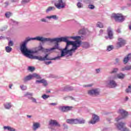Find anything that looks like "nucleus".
<instances>
[{"label":"nucleus","instance_id":"obj_1","mask_svg":"<svg viewBox=\"0 0 131 131\" xmlns=\"http://www.w3.org/2000/svg\"><path fill=\"white\" fill-rule=\"evenodd\" d=\"M80 38H81V37L79 36L71 37L55 38L53 39L47 38V39H49L47 40V41H54L55 46V47L51 48L50 49H46V51L47 52H51V51H53V50L59 49V44H58V43L64 41L67 43L65 48L61 50L60 56L54 58V59H55L54 60L60 59V57H64V56H66V55H68V54L69 56H72L73 53H75V51L77 50V48H79V47L81 46V41L78 40L80 39Z\"/></svg>","mask_w":131,"mask_h":131},{"label":"nucleus","instance_id":"obj_2","mask_svg":"<svg viewBox=\"0 0 131 131\" xmlns=\"http://www.w3.org/2000/svg\"><path fill=\"white\" fill-rule=\"evenodd\" d=\"M30 40H38V41L43 42V41H48L49 39L40 36H37L34 38H27L26 41L20 46V51L23 55L28 57L30 59H34L38 60L39 61L56 60V58L49 57V54H46L43 57L41 56H34L32 54H33V51L29 50L26 47V42H28V41H30Z\"/></svg>","mask_w":131,"mask_h":131},{"label":"nucleus","instance_id":"obj_3","mask_svg":"<svg viewBox=\"0 0 131 131\" xmlns=\"http://www.w3.org/2000/svg\"><path fill=\"white\" fill-rule=\"evenodd\" d=\"M54 5L58 10L65 8V3L63 2V0L55 1L54 2Z\"/></svg>","mask_w":131,"mask_h":131},{"label":"nucleus","instance_id":"obj_4","mask_svg":"<svg viewBox=\"0 0 131 131\" xmlns=\"http://www.w3.org/2000/svg\"><path fill=\"white\" fill-rule=\"evenodd\" d=\"M32 77H35L37 79H40L41 78L39 75H37V74L34 73L32 75L27 76L24 78L23 80L25 82H26L29 80H31V79H32Z\"/></svg>","mask_w":131,"mask_h":131},{"label":"nucleus","instance_id":"obj_5","mask_svg":"<svg viewBox=\"0 0 131 131\" xmlns=\"http://www.w3.org/2000/svg\"><path fill=\"white\" fill-rule=\"evenodd\" d=\"M126 44V41L122 38H119L118 39V42L117 43L116 48L117 49H119Z\"/></svg>","mask_w":131,"mask_h":131},{"label":"nucleus","instance_id":"obj_6","mask_svg":"<svg viewBox=\"0 0 131 131\" xmlns=\"http://www.w3.org/2000/svg\"><path fill=\"white\" fill-rule=\"evenodd\" d=\"M99 121H100V118L98 115L94 114L92 116V120L89 122V123L91 124H95V123L99 122Z\"/></svg>","mask_w":131,"mask_h":131},{"label":"nucleus","instance_id":"obj_7","mask_svg":"<svg viewBox=\"0 0 131 131\" xmlns=\"http://www.w3.org/2000/svg\"><path fill=\"white\" fill-rule=\"evenodd\" d=\"M124 125H125V124L124 123L121 122L117 125V127L118 128L119 130L129 131L127 128L124 127Z\"/></svg>","mask_w":131,"mask_h":131},{"label":"nucleus","instance_id":"obj_8","mask_svg":"<svg viewBox=\"0 0 131 131\" xmlns=\"http://www.w3.org/2000/svg\"><path fill=\"white\" fill-rule=\"evenodd\" d=\"M59 110H61V112H68V111H71L73 109V106H59Z\"/></svg>","mask_w":131,"mask_h":131},{"label":"nucleus","instance_id":"obj_9","mask_svg":"<svg viewBox=\"0 0 131 131\" xmlns=\"http://www.w3.org/2000/svg\"><path fill=\"white\" fill-rule=\"evenodd\" d=\"M99 94H100V92L97 89L88 91V95L90 96H98Z\"/></svg>","mask_w":131,"mask_h":131},{"label":"nucleus","instance_id":"obj_10","mask_svg":"<svg viewBox=\"0 0 131 131\" xmlns=\"http://www.w3.org/2000/svg\"><path fill=\"white\" fill-rule=\"evenodd\" d=\"M47 50H48V49H45L41 46H39L35 48V50L33 51V54H35V53H38V52H39V51H42V52H46L47 53H49V52L47 51ZM49 50H51V49H49Z\"/></svg>","mask_w":131,"mask_h":131},{"label":"nucleus","instance_id":"obj_11","mask_svg":"<svg viewBox=\"0 0 131 131\" xmlns=\"http://www.w3.org/2000/svg\"><path fill=\"white\" fill-rule=\"evenodd\" d=\"M49 124L50 125H55V126H58V127L61 126L60 124H59V123H58L56 120H51L49 121Z\"/></svg>","mask_w":131,"mask_h":131},{"label":"nucleus","instance_id":"obj_12","mask_svg":"<svg viewBox=\"0 0 131 131\" xmlns=\"http://www.w3.org/2000/svg\"><path fill=\"white\" fill-rule=\"evenodd\" d=\"M108 88H110L111 89H113L114 88H115L117 84H116V82L114 80H111L108 84Z\"/></svg>","mask_w":131,"mask_h":131},{"label":"nucleus","instance_id":"obj_13","mask_svg":"<svg viewBox=\"0 0 131 131\" xmlns=\"http://www.w3.org/2000/svg\"><path fill=\"white\" fill-rule=\"evenodd\" d=\"M56 10V7L54 6H49L47 8V9L46 10V13L47 14L53 12Z\"/></svg>","mask_w":131,"mask_h":131},{"label":"nucleus","instance_id":"obj_14","mask_svg":"<svg viewBox=\"0 0 131 131\" xmlns=\"http://www.w3.org/2000/svg\"><path fill=\"white\" fill-rule=\"evenodd\" d=\"M118 113L121 114L122 116V118H124L126 116H127V112L123 110H119Z\"/></svg>","mask_w":131,"mask_h":131},{"label":"nucleus","instance_id":"obj_15","mask_svg":"<svg viewBox=\"0 0 131 131\" xmlns=\"http://www.w3.org/2000/svg\"><path fill=\"white\" fill-rule=\"evenodd\" d=\"M51 19H53L54 20H57L58 19V17H47L46 19L42 18L41 19L42 22H48V20H51Z\"/></svg>","mask_w":131,"mask_h":131},{"label":"nucleus","instance_id":"obj_16","mask_svg":"<svg viewBox=\"0 0 131 131\" xmlns=\"http://www.w3.org/2000/svg\"><path fill=\"white\" fill-rule=\"evenodd\" d=\"M67 123H69L70 124H76V119H70L67 120Z\"/></svg>","mask_w":131,"mask_h":131},{"label":"nucleus","instance_id":"obj_17","mask_svg":"<svg viewBox=\"0 0 131 131\" xmlns=\"http://www.w3.org/2000/svg\"><path fill=\"white\" fill-rule=\"evenodd\" d=\"M107 34L109 38L110 39H112V38H113V33L112 32V31L111 30V29H110V28H108L107 29Z\"/></svg>","mask_w":131,"mask_h":131},{"label":"nucleus","instance_id":"obj_18","mask_svg":"<svg viewBox=\"0 0 131 131\" xmlns=\"http://www.w3.org/2000/svg\"><path fill=\"white\" fill-rule=\"evenodd\" d=\"M114 18L116 22H123L124 21V17H114Z\"/></svg>","mask_w":131,"mask_h":131},{"label":"nucleus","instance_id":"obj_19","mask_svg":"<svg viewBox=\"0 0 131 131\" xmlns=\"http://www.w3.org/2000/svg\"><path fill=\"white\" fill-rule=\"evenodd\" d=\"M130 59H131V54H128L127 57H125L124 58V60H123L124 64H126V63L128 62V60H130Z\"/></svg>","mask_w":131,"mask_h":131},{"label":"nucleus","instance_id":"obj_20","mask_svg":"<svg viewBox=\"0 0 131 131\" xmlns=\"http://www.w3.org/2000/svg\"><path fill=\"white\" fill-rule=\"evenodd\" d=\"M40 124L38 123H34L33 125V130H36L39 127Z\"/></svg>","mask_w":131,"mask_h":131},{"label":"nucleus","instance_id":"obj_21","mask_svg":"<svg viewBox=\"0 0 131 131\" xmlns=\"http://www.w3.org/2000/svg\"><path fill=\"white\" fill-rule=\"evenodd\" d=\"M76 119L77 122L76 123V124H83L85 123V120L84 119H82V120H78L77 119Z\"/></svg>","mask_w":131,"mask_h":131},{"label":"nucleus","instance_id":"obj_22","mask_svg":"<svg viewBox=\"0 0 131 131\" xmlns=\"http://www.w3.org/2000/svg\"><path fill=\"white\" fill-rule=\"evenodd\" d=\"M125 76V75H124V74H123L121 73L117 74V78H119V79H123V78H124Z\"/></svg>","mask_w":131,"mask_h":131},{"label":"nucleus","instance_id":"obj_23","mask_svg":"<svg viewBox=\"0 0 131 131\" xmlns=\"http://www.w3.org/2000/svg\"><path fill=\"white\" fill-rule=\"evenodd\" d=\"M82 47L84 49H88V48H90V44L86 42H84L82 43Z\"/></svg>","mask_w":131,"mask_h":131},{"label":"nucleus","instance_id":"obj_24","mask_svg":"<svg viewBox=\"0 0 131 131\" xmlns=\"http://www.w3.org/2000/svg\"><path fill=\"white\" fill-rule=\"evenodd\" d=\"M111 17H124L121 13H113Z\"/></svg>","mask_w":131,"mask_h":131},{"label":"nucleus","instance_id":"obj_25","mask_svg":"<svg viewBox=\"0 0 131 131\" xmlns=\"http://www.w3.org/2000/svg\"><path fill=\"white\" fill-rule=\"evenodd\" d=\"M4 128L5 129H8V130H9V131H15L16 130L14 128H12L10 126H4Z\"/></svg>","mask_w":131,"mask_h":131},{"label":"nucleus","instance_id":"obj_26","mask_svg":"<svg viewBox=\"0 0 131 131\" xmlns=\"http://www.w3.org/2000/svg\"><path fill=\"white\" fill-rule=\"evenodd\" d=\"M4 106L6 109H10L12 107V105H11V103H6L4 104Z\"/></svg>","mask_w":131,"mask_h":131},{"label":"nucleus","instance_id":"obj_27","mask_svg":"<svg viewBox=\"0 0 131 131\" xmlns=\"http://www.w3.org/2000/svg\"><path fill=\"white\" fill-rule=\"evenodd\" d=\"M83 3L84 4H93L94 2H95V0H83Z\"/></svg>","mask_w":131,"mask_h":131},{"label":"nucleus","instance_id":"obj_28","mask_svg":"<svg viewBox=\"0 0 131 131\" xmlns=\"http://www.w3.org/2000/svg\"><path fill=\"white\" fill-rule=\"evenodd\" d=\"M5 50L7 52V53H11V52H12V48L10 47V46H7L6 48H5Z\"/></svg>","mask_w":131,"mask_h":131},{"label":"nucleus","instance_id":"obj_29","mask_svg":"<svg viewBox=\"0 0 131 131\" xmlns=\"http://www.w3.org/2000/svg\"><path fill=\"white\" fill-rule=\"evenodd\" d=\"M77 6L78 8V9H81V8L83 7V5L81 2H79L77 4Z\"/></svg>","mask_w":131,"mask_h":131},{"label":"nucleus","instance_id":"obj_30","mask_svg":"<svg viewBox=\"0 0 131 131\" xmlns=\"http://www.w3.org/2000/svg\"><path fill=\"white\" fill-rule=\"evenodd\" d=\"M40 83H43V84L45 86L48 85V82H47V80H46L43 79L40 80Z\"/></svg>","mask_w":131,"mask_h":131},{"label":"nucleus","instance_id":"obj_31","mask_svg":"<svg viewBox=\"0 0 131 131\" xmlns=\"http://www.w3.org/2000/svg\"><path fill=\"white\" fill-rule=\"evenodd\" d=\"M6 17H12L13 13L12 12H7L5 13Z\"/></svg>","mask_w":131,"mask_h":131},{"label":"nucleus","instance_id":"obj_32","mask_svg":"<svg viewBox=\"0 0 131 131\" xmlns=\"http://www.w3.org/2000/svg\"><path fill=\"white\" fill-rule=\"evenodd\" d=\"M88 8L90 10H94L96 7L93 4H90L88 5Z\"/></svg>","mask_w":131,"mask_h":131},{"label":"nucleus","instance_id":"obj_33","mask_svg":"<svg viewBox=\"0 0 131 131\" xmlns=\"http://www.w3.org/2000/svg\"><path fill=\"white\" fill-rule=\"evenodd\" d=\"M131 66L125 67L124 68L122 69V71H124L125 70H130Z\"/></svg>","mask_w":131,"mask_h":131},{"label":"nucleus","instance_id":"obj_34","mask_svg":"<svg viewBox=\"0 0 131 131\" xmlns=\"http://www.w3.org/2000/svg\"><path fill=\"white\" fill-rule=\"evenodd\" d=\"M97 27H99V28H103L104 27L103 24L101 23H98L97 24Z\"/></svg>","mask_w":131,"mask_h":131},{"label":"nucleus","instance_id":"obj_35","mask_svg":"<svg viewBox=\"0 0 131 131\" xmlns=\"http://www.w3.org/2000/svg\"><path fill=\"white\" fill-rule=\"evenodd\" d=\"M28 70H29V71H31V72H33V71H34V70H35V68L33 67H29Z\"/></svg>","mask_w":131,"mask_h":131},{"label":"nucleus","instance_id":"obj_36","mask_svg":"<svg viewBox=\"0 0 131 131\" xmlns=\"http://www.w3.org/2000/svg\"><path fill=\"white\" fill-rule=\"evenodd\" d=\"M113 50V46H109L107 47V51L108 52H110V51H112Z\"/></svg>","mask_w":131,"mask_h":131},{"label":"nucleus","instance_id":"obj_37","mask_svg":"<svg viewBox=\"0 0 131 131\" xmlns=\"http://www.w3.org/2000/svg\"><path fill=\"white\" fill-rule=\"evenodd\" d=\"M128 89H126L125 92L126 93H130L131 92V85L128 86Z\"/></svg>","mask_w":131,"mask_h":131},{"label":"nucleus","instance_id":"obj_38","mask_svg":"<svg viewBox=\"0 0 131 131\" xmlns=\"http://www.w3.org/2000/svg\"><path fill=\"white\" fill-rule=\"evenodd\" d=\"M8 46L9 47H13L14 46V42H13V41H9V42H8Z\"/></svg>","mask_w":131,"mask_h":131},{"label":"nucleus","instance_id":"obj_39","mask_svg":"<svg viewBox=\"0 0 131 131\" xmlns=\"http://www.w3.org/2000/svg\"><path fill=\"white\" fill-rule=\"evenodd\" d=\"M42 98L44 99H48V98H50V95H47L46 94H44L42 96Z\"/></svg>","mask_w":131,"mask_h":131},{"label":"nucleus","instance_id":"obj_40","mask_svg":"<svg viewBox=\"0 0 131 131\" xmlns=\"http://www.w3.org/2000/svg\"><path fill=\"white\" fill-rule=\"evenodd\" d=\"M29 99L30 100H32V102H33L34 103H37L36 102V99L33 97H30L29 98Z\"/></svg>","mask_w":131,"mask_h":131},{"label":"nucleus","instance_id":"obj_41","mask_svg":"<svg viewBox=\"0 0 131 131\" xmlns=\"http://www.w3.org/2000/svg\"><path fill=\"white\" fill-rule=\"evenodd\" d=\"M30 0H23L21 1V4H26L27 3H29V2L30 1Z\"/></svg>","mask_w":131,"mask_h":131},{"label":"nucleus","instance_id":"obj_42","mask_svg":"<svg viewBox=\"0 0 131 131\" xmlns=\"http://www.w3.org/2000/svg\"><path fill=\"white\" fill-rule=\"evenodd\" d=\"M117 71H118V69H114L112 72H111V73H116V72H117Z\"/></svg>","mask_w":131,"mask_h":131},{"label":"nucleus","instance_id":"obj_43","mask_svg":"<svg viewBox=\"0 0 131 131\" xmlns=\"http://www.w3.org/2000/svg\"><path fill=\"white\" fill-rule=\"evenodd\" d=\"M20 88L21 89V90H23L24 91H25V90H26V86H24V85H21Z\"/></svg>","mask_w":131,"mask_h":131},{"label":"nucleus","instance_id":"obj_44","mask_svg":"<svg viewBox=\"0 0 131 131\" xmlns=\"http://www.w3.org/2000/svg\"><path fill=\"white\" fill-rule=\"evenodd\" d=\"M116 32L118 33H121V29L120 28H118V29H117Z\"/></svg>","mask_w":131,"mask_h":131},{"label":"nucleus","instance_id":"obj_45","mask_svg":"<svg viewBox=\"0 0 131 131\" xmlns=\"http://www.w3.org/2000/svg\"><path fill=\"white\" fill-rule=\"evenodd\" d=\"M51 63H52V61H48V62H46V64L49 65V64H51Z\"/></svg>","mask_w":131,"mask_h":131},{"label":"nucleus","instance_id":"obj_46","mask_svg":"<svg viewBox=\"0 0 131 131\" xmlns=\"http://www.w3.org/2000/svg\"><path fill=\"white\" fill-rule=\"evenodd\" d=\"M69 91H73V88L72 87H70L69 88Z\"/></svg>","mask_w":131,"mask_h":131},{"label":"nucleus","instance_id":"obj_47","mask_svg":"<svg viewBox=\"0 0 131 131\" xmlns=\"http://www.w3.org/2000/svg\"><path fill=\"white\" fill-rule=\"evenodd\" d=\"M28 95H30V96H32V93H27L26 94V96H27Z\"/></svg>","mask_w":131,"mask_h":131},{"label":"nucleus","instance_id":"obj_48","mask_svg":"<svg viewBox=\"0 0 131 131\" xmlns=\"http://www.w3.org/2000/svg\"><path fill=\"white\" fill-rule=\"evenodd\" d=\"M100 72V69H96V72L97 73H99Z\"/></svg>","mask_w":131,"mask_h":131},{"label":"nucleus","instance_id":"obj_49","mask_svg":"<svg viewBox=\"0 0 131 131\" xmlns=\"http://www.w3.org/2000/svg\"><path fill=\"white\" fill-rule=\"evenodd\" d=\"M50 105H53V106H55V105H57V103H51Z\"/></svg>","mask_w":131,"mask_h":131},{"label":"nucleus","instance_id":"obj_50","mask_svg":"<svg viewBox=\"0 0 131 131\" xmlns=\"http://www.w3.org/2000/svg\"><path fill=\"white\" fill-rule=\"evenodd\" d=\"M36 83H40V80H36Z\"/></svg>","mask_w":131,"mask_h":131},{"label":"nucleus","instance_id":"obj_51","mask_svg":"<svg viewBox=\"0 0 131 131\" xmlns=\"http://www.w3.org/2000/svg\"><path fill=\"white\" fill-rule=\"evenodd\" d=\"M79 33H81V34H84V32H81V30L79 31Z\"/></svg>","mask_w":131,"mask_h":131},{"label":"nucleus","instance_id":"obj_52","mask_svg":"<svg viewBox=\"0 0 131 131\" xmlns=\"http://www.w3.org/2000/svg\"><path fill=\"white\" fill-rule=\"evenodd\" d=\"M127 6L128 7H130V6H131V3H127Z\"/></svg>","mask_w":131,"mask_h":131},{"label":"nucleus","instance_id":"obj_53","mask_svg":"<svg viewBox=\"0 0 131 131\" xmlns=\"http://www.w3.org/2000/svg\"><path fill=\"white\" fill-rule=\"evenodd\" d=\"M11 2L12 3H16V2H17V0H11Z\"/></svg>","mask_w":131,"mask_h":131},{"label":"nucleus","instance_id":"obj_54","mask_svg":"<svg viewBox=\"0 0 131 131\" xmlns=\"http://www.w3.org/2000/svg\"><path fill=\"white\" fill-rule=\"evenodd\" d=\"M120 119H121V118H117L116 120V121H119Z\"/></svg>","mask_w":131,"mask_h":131},{"label":"nucleus","instance_id":"obj_55","mask_svg":"<svg viewBox=\"0 0 131 131\" xmlns=\"http://www.w3.org/2000/svg\"><path fill=\"white\" fill-rule=\"evenodd\" d=\"M47 17H57L56 15L47 16Z\"/></svg>","mask_w":131,"mask_h":131},{"label":"nucleus","instance_id":"obj_56","mask_svg":"<svg viewBox=\"0 0 131 131\" xmlns=\"http://www.w3.org/2000/svg\"><path fill=\"white\" fill-rule=\"evenodd\" d=\"M12 86H13V84L9 85V89H12Z\"/></svg>","mask_w":131,"mask_h":131},{"label":"nucleus","instance_id":"obj_57","mask_svg":"<svg viewBox=\"0 0 131 131\" xmlns=\"http://www.w3.org/2000/svg\"><path fill=\"white\" fill-rule=\"evenodd\" d=\"M125 100L126 101H127V100H128V97L127 96L126 97Z\"/></svg>","mask_w":131,"mask_h":131},{"label":"nucleus","instance_id":"obj_58","mask_svg":"<svg viewBox=\"0 0 131 131\" xmlns=\"http://www.w3.org/2000/svg\"><path fill=\"white\" fill-rule=\"evenodd\" d=\"M27 117H28L29 118H31V116L27 115Z\"/></svg>","mask_w":131,"mask_h":131},{"label":"nucleus","instance_id":"obj_59","mask_svg":"<svg viewBox=\"0 0 131 131\" xmlns=\"http://www.w3.org/2000/svg\"><path fill=\"white\" fill-rule=\"evenodd\" d=\"M100 33L103 32V30H100Z\"/></svg>","mask_w":131,"mask_h":131},{"label":"nucleus","instance_id":"obj_60","mask_svg":"<svg viewBox=\"0 0 131 131\" xmlns=\"http://www.w3.org/2000/svg\"><path fill=\"white\" fill-rule=\"evenodd\" d=\"M71 99H72V100H74V98L71 97Z\"/></svg>","mask_w":131,"mask_h":131},{"label":"nucleus","instance_id":"obj_61","mask_svg":"<svg viewBox=\"0 0 131 131\" xmlns=\"http://www.w3.org/2000/svg\"><path fill=\"white\" fill-rule=\"evenodd\" d=\"M106 39H108V37H105Z\"/></svg>","mask_w":131,"mask_h":131},{"label":"nucleus","instance_id":"obj_62","mask_svg":"<svg viewBox=\"0 0 131 131\" xmlns=\"http://www.w3.org/2000/svg\"><path fill=\"white\" fill-rule=\"evenodd\" d=\"M6 4L7 6H8V3L6 2Z\"/></svg>","mask_w":131,"mask_h":131},{"label":"nucleus","instance_id":"obj_63","mask_svg":"<svg viewBox=\"0 0 131 131\" xmlns=\"http://www.w3.org/2000/svg\"><path fill=\"white\" fill-rule=\"evenodd\" d=\"M88 86H92V85H89Z\"/></svg>","mask_w":131,"mask_h":131},{"label":"nucleus","instance_id":"obj_64","mask_svg":"<svg viewBox=\"0 0 131 131\" xmlns=\"http://www.w3.org/2000/svg\"><path fill=\"white\" fill-rule=\"evenodd\" d=\"M114 78H117V77L116 76H115V77H114Z\"/></svg>","mask_w":131,"mask_h":131}]
</instances>
